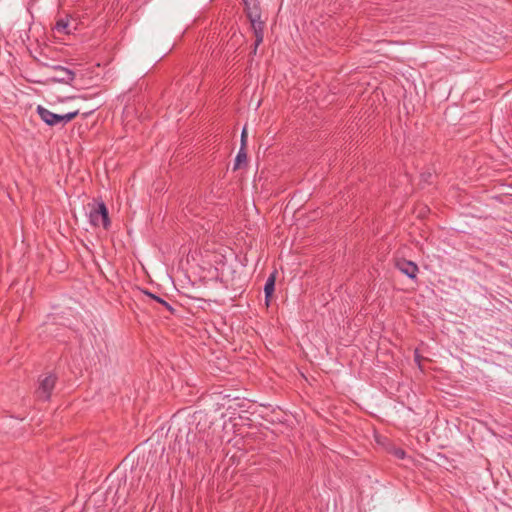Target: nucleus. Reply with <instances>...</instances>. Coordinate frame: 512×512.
Listing matches in <instances>:
<instances>
[{"instance_id": "1", "label": "nucleus", "mask_w": 512, "mask_h": 512, "mask_svg": "<svg viewBox=\"0 0 512 512\" xmlns=\"http://www.w3.org/2000/svg\"><path fill=\"white\" fill-rule=\"evenodd\" d=\"M247 18L255 36L253 53L256 54L258 46L263 42L265 22L261 19L262 11L258 0H242Z\"/></svg>"}, {"instance_id": "10", "label": "nucleus", "mask_w": 512, "mask_h": 512, "mask_svg": "<svg viewBox=\"0 0 512 512\" xmlns=\"http://www.w3.org/2000/svg\"><path fill=\"white\" fill-rule=\"evenodd\" d=\"M80 113L79 110H75L66 114H60V123L66 124L72 121Z\"/></svg>"}, {"instance_id": "19", "label": "nucleus", "mask_w": 512, "mask_h": 512, "mask_svg": "<svg viewBox=\"0 0 512 512\" xmlns=\"http://www.w3.org/2000/svg\"><path fill=\"white\" fill-rule=\"evenodd\" d=\"M422 177H425V178H424V181H427V178H428V177H431V174H430V173H429L428 175L422 174Z\"/></svg>"}, {"instance_id": "18", "label": "nucleus", "mask_w": 512, "mask_h": 512, "mask_svg": "<svg viewBox=\"0 0 512 512\" xmlns=\"http://www.w3.org/2000/svg\"><path fill=\"white\" fill-rule=\"evenodd\" d=\"M422 177H425V178H424V181H427V178H428V177H431V174H430V173H429L428 175L422 174Z\"/></svg>"}, {"instance_id": "11", "label": "nucleus", "mask_w": 512, "mask_h": 512, "mask_svg": "<svg viewBox=\"0 0 512 512\" xmlns=\"http://www.w3.org/2000/svg\"><path fill=\"white\" fill-rule=\"evenodd\" d=\"M246 145H247V131H246V127H244L242 130V133H241V147L246 149Z\"/></svg>"}, {"instance_id": "8", "label": "nucleus", "mask_w": 512, "mask_h": 512, "mask_svg": "<svg viewBox=\"0 0 512 512\" xmlns=\"http://www.w3.org/2000/svg\"><path fill=\"white\" fill-rule=\"evenodd\" d=\"M246 163H247L246 149L243 147H240L238 154L235 158L233 170H238L239 168H241L242 164H246Z\"/></svg>"}, {"instance_id": "16", "label": "nucleus", "mask_w": 512, "mask_h": 512, "mask_svg": "<svg viewBox=\"0 0 512 512\" xmlns=\"http://www.w3.org/2000/svg\"><path fill=\"white\" fill-rule=\"evenodd\" d=\"M422 177H425V178H424V181H427V178H428V177H431V174H430V173H429L428 175L422 174Z\"/></svg>"}, {"instance_id": "2", "label": "nucleus", "mask_w": 512, "mask_h": 512, "mask_svg": "<svg viewBox=\"0 0 512 512\" xmlns=\"http://www.w3.org/2000/svg\"><path fill=\"white\" fill-rule=\"evenodd\" d=\"M89 207V222L93 227L102 226L108 230L111 226V220L106 204L100 200H94L93 203L88 204Z\"/></svg>"}, {"instance_id": "17", "label": "nucleus", "mask_w": 512, "mask_h": 512, "mask_svg": "<svg viewBox=\"0 0 512 512\" xmlns=\"http://www.w3.org/2000/svg\"><path fill=\"white\" fill-rule=\"evenodd\" d=\"M422 177H425V178H424V181H427V178H428V177H431V174H430V173H429L428 175L422 174Z\"/></svg>"}, {"instance_id": "13", "label": "nucleus", "mask_w": 512, "mask_h": 512, "mask_svg": "<svg viewBox=\"0 0 512 512\" xmlns=\"http://www.w3.org/2000/svg\"><path fill=\"white\" fill-rule=\"evenodd\" d=\"M396 455H397L398 457H400V458H403V457H404V455H405V452H404L403 450H398V451L396 452Z\"/></svg>"}, {"instance_id": "12", "label": "nucleus", "mask_w": 512, "mask_h": 512, "mask_svg": "<svg viewBox=\"0 0 512 512\" xmlns=\"http://www.w3.org/2000/svg\"><path fill=\"white\" fill-rule=\"evenodd\" d=\"M98 107H99V106H97V107H95V108H93V109H91V110L84 111V112H82V115H83L84 117H87V116L91 115V114H92L96 109H98Z\"/></svg>"}, {"instance_id": "3", "label": "nucleus", "mask_w": 512, "mask_h": 512, "mask_svg": "<svg viewBox=\"0 0 512 512\" xmlns=\"http://www.w3.org/2000/svg\"><path fill=\"white\" fill-rule=\"evenodd\" d=\"M57 377L53 374L46 375L40 380L39 387L37 389V395L40 399L47 401L50 399L52 391L55 387Z\"/></svg>"}, {"instance_id": "5", "label": "nucleus", "mask_w": 512, "mask_h": 512, "mask_svg": "<svg viewBox=\"0 0 512 512\" xmlns=\"http://www.w3.org/2000/svg\"><path fill=\"white\" fill-rule=\"evenodd\" d=\"M37 113L41 120L49 126L60 123V114L53 113L40 105L37 107Z\"/></svg>"}, {"instance_id": "14", "label": "nucleus", "mask_w": 512, "mask_h": 512, "mask_svg": "<svg viewBox=\"0 0 512 512\" xmlns=\"http://www.w3.org/2000/svg\"><path fill=\"white\" fill-rule=\"evenodd\" d=\"M66 72H67V74H68V79H69V80H72V79L74 78V73H73V72H71V71H69V70H67Z\"/></svg>"}, {"instance_id": "4", "label": "nucleus", "mask_w": 512, "mask_h": 512, "mask_svg": "<svg viewBox=\"0 0 512 512\" xmlns=\"http://www.w3.org/2000/svg\"><path fill=\"white\" fill-rule=\"evenodd\" d=\"M396 267L410 279H416L419 268L416 263L401 259L396 262Z\"/></svg>"}, {"instance_id": "9", "label": "nucleus", "mask_w": 512, "mask_h": 512, "mask_svg": "<svg viewBox=\"0 0 512 512\" xmlns=\"http://www.w3.org/2000/svg\"><path fill=\"white\" fill-rule=\"evenodd\" d=\"M145 294L150 297L151 299L157 301L158 303H160L161 305H163L168 311H170L171 313L174 311L173 307L167 302L165 301L164 299H162L161 297L149 292V291H145Z\"/></svg>"}, {"instance_id": "6", "label": "nucleus", "mask_w": 512, "mask_h": 512, "mask_svg": "<svg viewBox=\"0 0 512 512\" xmlns=\"http://www.w3.org/2000/svg\"><path fill=\"white\" fill-rule=\"evenodd\" d=\"M53 31L59 37L71 34L72 28L70 19L68 17L58 19L53 27Z\"/></svg>"}, {"instance_id": "7", "label": "nucleus", "mask_w": 512, "mask_h": 512, "mask_svg": "<svg viewBox=\"0 0 512 512\" xmlns=\"http://www.w3.org/2000/svg\"><path fill=\"white\" fill-rule=\"evenodd\" d=\"M275 282H276V271L271 273L269 277L266 280V283L264 285V293H265V302L268 306L270 303V299L274 294L275 291Z\"/></svg>"}, {"instance_id": "15", "label": "nucleus", "mask_w": 512, "mask_h": 512, "mask_svg": "<svg viewBox=\"0 0 512 512\" xmlns=\"http://www.w3.org/2000/svg\"><path fill=\"white\" fill-rule=\"evenodd\" d=\"M261 103H262V100H261V99H259V100L257 101V103H256V108L260 107V106H261Z\"/></svg>"}]
</instances>
